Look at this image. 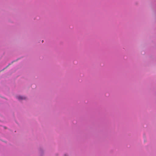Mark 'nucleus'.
I'll use <instances>...</instances> for the list:
<instances>
[{"label": "nucleus", "instance_id": "f257e3e1", "mask_svg": "<svg viewBox=\"0 0 156 156\" xmlns=\"http://www.w3.org/2000/svg\"><path fill=\"white\" fill-rule=\"evenodd\" d=\"M17 98L19 100L25 99L26 98L25 97H23L21 96H18L17 97Z\"/></svg>", "mask_w": 156, "mask_h": 156}, {"label": "nucleus", "instance_id": "f03ea898", "mask_svg": "<svg viewBox=\"0 0 156 156\" xmlns=\"http://www.w3.org/2000/svg\"><path fill=\"white\" fill-rule=\"evenodd\" d=\"M64 156H67L66 155H65Z\"/></svg>", "mask_w": 156, "mask_h": 156}]
</instances>
